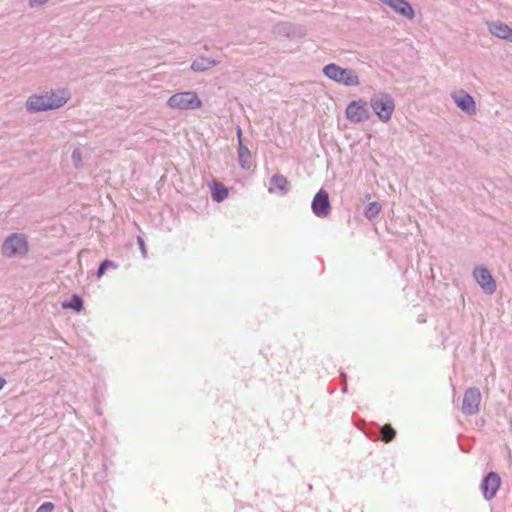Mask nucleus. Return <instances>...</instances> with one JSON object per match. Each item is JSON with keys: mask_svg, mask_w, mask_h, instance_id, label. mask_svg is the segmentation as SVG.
Returning <instances> with one entry per match:
<instances>
[{"mask_svg": "<svg viewBox=\"0 0 512 512\" xmlns=\"http://www.w3.org/2000/svg\"><path fill=\"white\" fill-rule=\"evenodd\" d=\"M370 105L378 118L387 122L394 111L395 104L393 99L387 94H379L371 98Z\"/></svg>", "mask_w": 512, "mask_h": 512, "instance_id": "obj_5", "label": "nucleus"}, {"mask_svg": "<svg viewBox=\"0 0 512 512\" xmlns=\"http://www.w3.org/2000/svg\"><path fill=\"white\" fill-rule=\"evenodd\" d=\"M389 6L395 13L407 18H414V10L412 6L405 0H379Z\"/></svg>", "mask_w": 512, "mask_h": 512, "instance_id": "obj_12", "label": "nucleus"}, {"mask_svg": "<svg viewBox=\"0 0 512 512\" xmlns=\"http://www.w3.org/2000/svg\"><path fill=\"white\" fill-rule=\"evenodd\" d=\"M501 485V479L495 472H490L481 483V491L486 500L495 497Z\"/></svg>", "mask_w": 512, "mask_h": 512, "instance_id": "obj_9", "label": "nucleus"}, {"mask_svg": "<svg viewBox=\"0 0 512 512\" xmlns=\"http://www.w3.org/2000/svg\"><path fill=\"white\" fill-rule=\"evenodd\" d=\"M62 307L64 309H73L77 312H80L83 309V302L78 295H73L70 302H64Z\"/></svg>", "mask_w": 512, "mask_h": 512, "instance_id": "obj_19", "label": "nucleus"}, {"mask_svg": "<svg viewBox=\"0 0 512 512\" xmlns=\"http://www.w3.org/2000/svg\"><path fill=\"white\" fill-rule=\"evenodd\" d=\"M47 1L48 0H29V3L31 6H35V5H42Z\"/></svg>", "mask_w": 512, "mask_h": 512, "instance_id": "obj_25", "label": "nucleus"}, {"mask_svg": "<svg viewBox=\"0 0 512 512\" xmlns=\"http://www.w3.org/2000/svg\"><path fill=\"white\" fill-rule=\"evenodd\" d=\"M346 118L355 123L365 121L369 118V111L367 103L364 100L352 101L348 104L346 111Z\"/></svg>", "mask_w": 512, "mask_h": 512, "instance_id": "obj_6", "label": "nucleus"}, {"mask_svg": "<svg viewBox=\"0 0 512 512\" xmlns=\"http://www.w3.org/2000/svg\"><path fill=\"white\" fill-rule=\"evenodd\" d=\"M452 99L458 108L463 112L473 115L476 113V104L473 97L467 92L461 90L452 94Z\"/></svg>", "mask_w": 512, "mask_h": 512, "instance_id": "obj_10", "label": "nucleus"}, {"mask_svg": "<svg viewBox=\"0 0 512 512\" xmlns=\"http://www.w3.org/2000/svg\"><path fill=\"white\" fill-rule=\"evenodd\" d=\"M323 73L330 80L345 86H357L359 84V78L353 70L342 68L334 63L326 65L323 68Z\"/></svg>", "mask_w": 512, "mask_h": 512, "instance_id": "obj_2", "label": "nucleus"}, {"mask_svg": "<svg viewBox=\"0 0 512 512\" xmlns=\"http://www.w3.org/2000/svg\"><path fill=\"white\" fill-rule=\"evenodd\" d=\"M6 381L3 378H0V390L4 387Z\"/></svg>", "mask_w": 512, "mask_h": 512, "instance_id": "obj_26", "label": "nucleus"}, {"mask_svg": "<svg viewBox=\"0 0 512 512\" xmlns=\"http://www.w3.org/2000/svg\"><path fill=\"white\" fill-rule=\"evenodd\" d=\"M381 211V205L379 202L369 203L365 209V216L369 219L375 218Z\"/></svg>", "mask_w": 512, "mask_h": 512, "instance_id": "obj_20", "label": "nucleus"}, {"mask_svg": "<svg viewBox=\"0 0 512 512\" xmlns=\"http://www.w3.org/2000/svg\"><path fill=\"white\" fill-rule=\"evenodd\" d=\"M480 401L481 393L479 389L469 388L463 397L462 411L469 415L476 414L479 410Z\"/></svg>", "mask_w": 512, "mask_h": 512, "instance_id": "obj_7", "label": "nucleus"}, {"mask_svg": "<svg viewBox=\"0 0 512 512\" xmlns=\"http://www.w3.org/2000/svg\"><path fill=\"white\" fill-rule=\"evenodd\" d=\"M380 433L381 439L385 443L391 442L396 436V431L390 424H384L381 427Z\"/></svg>", "mask_w": 512, "mask_h": 512, "instance_id": "obj_17", "label": "nucleus"}, {"mask_svg": "<svg viewBox=\"0 0 512 512\" xmlns=\"http://www.w3.org/2000/svg\"><path fill=\"white\" fill-rule=\"evenodd\" d=\"M212 198L214 201L220 202L228 196V189L217 181L211 184Z\"/></svg>", "mask_w": 512, "mask_h": 512, "instance_id": "obj_16", "label": "nucleus"}, {"mask_svg": "<svg viewBox=\"0 0 512 512\" xmlns=\"http://www.w3.org/2000/svg\"><path fill=\"white\" fill-rule=\"evenodd\" d=\"M107 269L103 266V264L101 263L99 268H98V271H97V277L98 278H101L104 274H105V271Z\"/></svg>", "mask_w": 512, "mask_h": 512, "instance_id": "obj_24", "label": "nucleus"}, {"mask_svg": "<svg viewBox=\"0 0 512 512\" xmlns=\"http://www.w3.org/2000/svg\"><path fill=\"white\" fill-rule=\"evenodd\" d=\"M489 32L495 37L512 42V28L500 21L487 24Z\"/></svg>", "mask_w": 512, "mask_h": 512, "instance_id": "obj_13", "label": "nucleus"}, {"mask_svg": "<svg viewBox=\"0 0 512 512\" xmlns=\"http://www.w3.org/2000/svg\"><path fill=\"white\" fill-rule=\"evenodd\" d=\"M214 65H215L214 61H210L208 59L200 58V59L195 60L192 63L191 68L194 71H205V70L211 68Z\"/></svg>", "mask_w": 512, "mask_h": 512, "instance_id": "obj_18", "label": "nucleus"}, {"mask_svg": "<svg viewBox=\"0 0 512 512\" xmlns=\"http://www.w3.org/2000/svg\"><path fill=\"white\" fill-rule=\"evenodd\" d=\"M312 210L318 217H325L330 212V202L328 193L321 189L315 195L312 201Z\"/></svg>", "mask_w": 512, "mask_h": 512, "instance_id": "obj_11", "label": "nucleus"}, {"mask_svg": "<svg viewBox=\"0 0 512 512\" xmlns=\"http://www.w3.org/2000/svg\"><path fill=\"white\" fill-rule=\"evenodd\" d=\"M69 97L70 94L65 89L46 92L42 95H33L28 98L26 107L31 112L57 109L63 106L68 101Z\"/></svg>", "mask_w": 512, "mask_h": 512, "instance_id": "obj_1", "label": "nucleus"}, {"mask_svg": "<svg viewBox=\"0 0 512 512\" xmlns=\"http://www.w3.org/2000/svg\"><path fill=\"white\" fill-rule=\"evenodd\" d=\"M289 190V182L287 178L281 174H275L269 181L268 191L270 193H277L285 195Z\"/></svg>", "mask_w": 512, "mask_h": 512, "instance_id": "obj_14", "label": "nucleus"}, {"mask_svg": "<svg viewBox=\"0 0 512 512\" xmlns=\"http://www.w3.org/2000/svg\"><path fill=\"white\" fill-rule=\"evenodd\" d=\"M102 264L106 269H109V268L116 269L117 268V265L113 261H110V260H104L102 262Z\"/></svg>", "mask_w": 512, "mask_h": 512, "instance_id": "obj_23", "label": "nucleus"}, {"mask_svg": "<svg viewBox=\"0 0 512 512\" xmlns=\"http://www.w3.org/2000/svg\"><path fill=\"white\" fill-rule=\"evenodd\" d=\"M28 252V243L22 234L10 235L2 245V254L5 257H24Z\"/></svg>", "mask_w": 512, "mask_h": 512, "instance_id": "obj_4", "label": "nucleus"}, {"mask_svg": "<svg viewBox=\"0 0 512 512\" xmlns=\"http://www.w3.org/2000/svg\"><path fill=\"white\" fill-rule=\"evenodd\" d=\"M53 509H54L53 503L45 502L36 510V512H52Z\"/></svg>", "mask_w": 512, "mask_h": 512, "instance_id": "obj_21", "label": "nucleus"}, {"mask_svg": "<svg viewBox=\"0 0 512 512\" xmlns=\"http://www.w3.org/2000/svg\"><path fill=\"white\" fill-rule=\"evenodd\" d=\"M473 275L485 293L491 295L496 291V282L491 273L486 268H476L473 272Z\"/></svg>", "mask_w": 512, "mask_h": 512, "instance_id": "obj_8", "label": "nucleus"}, {"mask_svg": "<svg viewBox=\"0 0 512 512\" xmlns=\"http://www.w3.org/2000/svg\"><path fill=\"white\" fill-rule=\"evenodd\" d=\"M167 105L176 110H195L202 107V101L196 92L186 91L173 94Z\"/></svg>", "mask_w": 512, "mask_h": 512, "instance_id": "obj_3", "label": "nucleus"}, {"mask_svg": "<svg viewBox=\"0 0 512 512\" xmlns=\"http://www.w3.org/2000/svg\"><path fill=\"white\" fill-rule=\"evenodd\" d=\"M239 147H238V159L242 168L248 169L251 166V153L249 149L242 144L241 131L238 132Z\"/></svg>", "mask_w": 512, "mask_h": 512, "instance_id": "obj_15", "label": "nucleus"}, {"mask_svg": "<svg viewBox=\"0 0 512 512\" xmlns=\"http://www.w3.org/2000/svg\"><path fill=\"white\" fill-rule=\"evenodd\" d=\"M137 242L139 244V247L141 249V252H142L143 256L146 257L147 256V250H146V246H145L144 240L141 237H138L137 238Z\"/></svg>", "mask_w": 512, "mask_h": 512, "instance_id": "obj_22", "label": "nucleus"}]
</instances>
